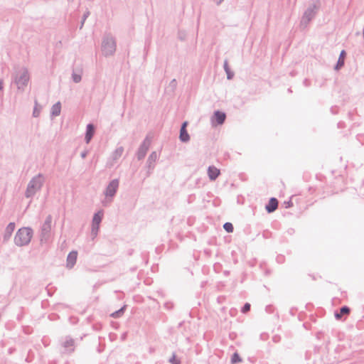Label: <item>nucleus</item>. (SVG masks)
<instances>
[{"label":"nucleus","instance_id":"obj_41","mask_svg":"<svg viewBox=\"0 0 364 364\" xmlns=\"http://www.w3.org/2000/svg\"><path fill=\"white\" fill-rule=\"evenodd\" d=\"M87 154H88V151H86V150H85V151H82V152L81 153L80 156H81L82 159H85V158L87 156Z\"/></svg>","mask_w":364,"mask_h":364},{"label":"nucleus","instance_id":"obj_6","mask_svg":"<svg viewBox=\"0 0 364 364\" xmlns=\"http://www.w3.org/2000/svg\"><path fill=\"white\" fill-rule=\"evenodd\" d=\"M119 179L115 178V179L112 180L109 183V184L107 186V187L104 191V194L105 195V196L111 197V198L114 197L117 192V190L119 188Z\"/></svg>","mask_w":364,"mask_h":364},{"label":"nucleus","instance_id":"obj_2","mask_svg":"<svg viewBox=\"0 0 364 364\" xmlns=\"http://www.w3.org/2000/svg\"><path fill=\"white\" fill-rule=\"evenodd\" d=\"M45 182L44 176L38 173L33 177L27 185L25 196L27 198H33L37 191H40Z\"/></svg>","mask_w":364,"mask_h":364},{"label":"nucleus","instance_id":"obj_47","mask_svg":"<svg viewBox=\"0 0 364 364\" xmlns=\"http://www.w3.org/2000/svg\"><path fill=\"white\" fill-rule=\"evenodd\" d=\"M127 334L126 333H123L121 336L122 340H124L126 338Z\"/></svg>","mask_w":364,"mask_h":364},{"label":"nucleus","instance_id":"obj_42","mask_svg":"<svg viewBox=\"0 0 364 364\" xmlns=\"http://www.w3.org/2000/svg\"><path fill=\"white\" fill-rule=\"evenodd\" d=\"M4 89V80L0 79V92H2Z\"/></svg>","mask_w":364,"mask_h":364},{"label":"nucleus","instance_id":"obj_25","mask_svg":"<svg viewBox=\"0 0 364 364\" xmlns=\"http://www.w3.org/2000/svg\"><path fill=\"white\" fill-rule=\"evenodd\" d=\"M241 361H242V358H241L240 355L237 352L234 353L232 355V357H231L232 364H236Z\"/></svg>","mask_w":364,"mask_h":364},{"label":"nucleus","instance_id":"obj_21","mask_svg":"<svg viewBox=\"0 0 364 364\" xmlns=\"http://www.w3.org/2000/svg\"><path fill=\"white\" fill-rule=\"evenodd\" d=\"M179 139L183 143H186V142L189 141L190 135L188 133L187 129H180Z\"/></svg>","mask_w":364,"mask_h":364},{"label":"nucleus","instance_id":"obj_32","mask_svg":"<svg viewBox=\"0 0 364 364\" xmlns=\"http://www.w3.org/2000/svg\"><path fill=\"white\" fill-rule=\"evenodd\" d=\"M164 306L167 310H171L174 307V304L171 301H166L164 303Z\"/></svg>","mask_w":364,"mask_h":364},{"label":"nucleus","instance_id":"obj_23","mask_svg":"<svg viewBox=\"0 0 364 364\" xmlns=\"http://www.w3.org/2000/svg\"><path fill=\"white\" fill-rule=\"evenodd\" d=\"M224 70L227 75L228 80H231L234 77V73L230 70L228 60H225L224 65H223Z\"/></svg>","mask_w":364,"mask_h":364},{"label":"nucleus","instance_id":"obj_48","mask_svg":"<svg viewBox=\"0 0 364 364\" xmlns=\"http://www.w3.org/2000/svg\"><path fill=\"white\" fill-rule=\"evenodd\" d=\"M343 124V122H340L338 123V127L340 128V127H342Z\"/></svg>","mask_w":364,"mask_h":364},{"label":"nucleus","instance_id":"obj_35","mask_svg":"<svg viewBox=\"0 0 364 364\" xmlns=\"http://www.w3.org/2000/svg\"><path fill=\"white\" fill-rule=\"evenodd\" d=\"M274 307L272 305H267L265 308V311L268 314H272L274 311Z\"/></svg>","mask_w":364,"mask_h":364},{"label":"nucleus","instance_id":"obj_4","mask_svg":"<svg viewBox=\"0 0 364 364\" xmlns=\"http://www.w3.org/2000/svg\"><path fill=\"white\" fill-rule=\"evenodd\" d=\"M117 48L115 38L110 33L104 34L102 41V53L105 57L112 56L114 54Z\"/></svg>","mask_w":364,"mask_h":364},{"label":"nucleus","instance_id":"obj_5","mask_svg":"<svg viewBox=\"0 0 364 364\" xmlns=\"http://www.w3.org/2000/svg\"><path fill=\"white\" fill-rule=\"evenodd\" d=\"M30 80L28 71L23 68L14 75V82L17 85L18 90L23 92Z\"/></svg>","mask_w":364,"mask_h":364},{"label":"nucleus","instance_id":"obj_12","mask_svg":"<svg viewBox=\"0 0 364 364\" xmlns=\"http://www.w3.org/2000/svg\"><path fill=\"white\" fill-rule=\"evenodd\" d=\"M95 132V127L93 124L89 123L86 126V131L85 135V141L87 144H89L92 139Z\"/></svg>","mask_w":364,"mask_h":364},{"label":"nucleus","instance_id":"obj_40","mask_svg":"<svg viewBox=\"0 0 364 364\" xmlns=\"http://www.w3.org/2000/svg\"><path fill=\"white\" fill-rule=\"evenodd\" d=\"M88 15H89V12H87L86 14H84V15L82 16V26L83 25L84 21L87 18Z\"/></svg>","mask_w":364,"mask_h":364},{"label":"nucleus","instance_id":"obj_53","mask_svg":"<svg viewBox=\"0 0 364 364\" xmlns=\"http://www.w3.org/2000/svg\"><path fill=\"white\" fill-rule=\"evenodd\" d=\"M9 353H12V349H11V348H10V349H9Z\"/></svg>","mask_w":364,"mask_h":364},{"label":"nucleus","instance_id":"obj_38","mask_svg":"<svg viewBox=\"0 0 364 364\" xmlns=\"http://www.w3.org/2000/svg\"><path fill=\"white\" fill-rule=\"evenodd\" d=\"M104 349H105V346L104 345L102 346L100 343H99V346L97 349V352L100 353L104 350Z\"/></svg>","mask_w":364,"mask_h":364},{"label":"nucleus","instance_id":"obj_22","mask_svg":"<svg viewBox=\"0 0 364 364\" xmlns=\"http://www.w3.org/2000/svg\"><path fill=\"white\" fill-rule=\"evenodd\" d=\"M127 309V305L122 306L119 310L114 311L110 316L114 318H119L123 316Z\"/></svg>","mask_w":364,"mask_h":364},{"label":"nucleus","instance_id":"obj_46","mask_svg":"<svg viewBox=\"0 0 364 364\" xmlns=\"http://www.w3.org/2000/svg\"><path fill=\"white\" fill-rule=\"evenodd\" d=\"M321 335H323V333H322V332H318V333H317V334H316V337H317V338L320 339V338H321Z\"/></svg>","mask_w":364,"mask_h":364},{"label":"nucleus","instance_id":"obj_44","mask_svg":"<svg viewBox=\"0 0 364 364\" xmlns=\"http://www.w3.org/2000/svg\"><path fill=\"white\" fill-rule=\"evenodd\" d=\"M304 85L305 86H306V87H307V86H309V80L308 79H304Z\"/></svg>","mask_w":364,"mask_h":364},{"label":"nucleus","instance_id":"obj_50","mask_svg":"<svg viewBox=\"0 0 364 364\" xmlns=\"http://www.w3.org/2000/svg\"><path fill=\"white\" fill-rule=\"evenodd\" d=\"M48 294L49 296H51V292H49V291H48Z\"/></svg>","mask_w":364,"mask_h":364},{"label":"nucleus","instance_id":"obj_16","mask_svg":"<svg viewBox=\"0 0 364 364\" xmlns=\"http://www.w3.org/2000/svg\"><path fill=\"white\" fill-rule=\"evenodd\" d=\"M350 312V309L348 306H343L340 308L339 311H335L334 316L336 320H341L343 315H348Z\"/></svg>","mask_w":364,"mask_h":364},{"label":"nucleus","instance_id":"obj_13","mask_svg":"<svg viewBox=\"0 0 364 364\" xmlns=\"http://www.w3.org/2000/svg\"><path fill=\"white\" fill-rule=\"evenodd\" d=\"M15 227H16V225H15V223H14V222H11L8 224V225L6 226V228L5 229L4 234L3 236V242H6L7 241L9 240V239L11 238V237L12 235L14 230H15Z\"/></svg>","mask_w":364,"mask_h":364},{"label":"nucleus","instance_id":"obj_43","mask_svg":"<svg viewBox=\"0 0 364 364\" xmlns=\"http://www.w3.org/2000/svg\"><path fill=\"white\" fill-rule=\"evenodd\" d=\"M360 193L364 196V180H363V185L360 188Z\"/></svg>","mask_w":364,"mask_h":364},{"label":"nucleus","instance_id":"obj_27","mask_svg":"<svg viewBox=\"0 0 364 364\" xmlns=\"http://www.w3.org/2000/svg\"><path fill=\"white\" fill-rule=\"evenodd\" d=\"M72 80L75 83L80 82L82 80L81 74L76 73L75 71H73L72 73Z\"/></svg>","mask_w":364,"mask_h":364},{"label":"nucleus","instance_id":"obj_30","mask_svg":"<svg viewBox=\"0 0 364 364\" xmlns=\"http://www.w3.org/2000/svg\"><path fill=\"white\" fill-rule=\"evenodd\" d=\"M99 229H100V225H92L91 232L94 237H96L97 235Z\"/></svg>","mask_w":364,"mask_h":364},{"label":"nucleus","instance_id":"obj_26","mask_svg":"<svg viewBox=\"0 0 364 364\" xmlns=\"http://www.w3.org/2000/svg\"><path fill=\"white\" fill-rule=\"evenodd\" d=\"M223 228L228 233H231L234 230L233 225L229 222H226L225 223H224Z\"/></svg>","mask_w":364,"mask_h":364},{"label":"nucleus","instance_id":"obj_11","mask_svg":"<svg viewBox=\"0 0 364 364\" xmlns=\"http://www.w3.org/2000/svg\"><path fill=\"white\" fill-rule=\"evenodd\" d=\"M279 201L274 198L272 197L269 198L268 203L265 205V210L268 213L274 212L278 208Z\"/></svg>","mask_w":364,"mask_h":364},{"label":"nucleus","instance_id":"obj_7","mask_svg":"<svg viewBox=\"0 0 364 364\" xmlns=\"http://www.w3.org/2000/svg\"><path fill=\"white\" fill-rule=\"evenodd\" d=\"M151 141L149 138L146 136L144 141L140 144L137 151H136V157L139 161L142 160L147 153L149 148L150 146Z\"/></svg>","mask_w":364,"mask_h":364},{"label":"nucleus","instance_id":"obj_28","mask_svg":"<svg viewBox=\"0 0 364 364\" xmlns=\"http://www.w3.org/2000/svg\"><path fill=\"white\" fill-rule=\"evenodd\" d=\"M168 362L171 364H181V360L176 358L175 353H173L172 356L168 359Z\"/></svg>","mask_w":364,"mask_h":364},{"label":"nucleus","instance_id":"obj_15","mask_svg":"<svg viewBox=\"0 0 364 364\" xmlns=\"http://www.w3.org/2000/svg\"><path fill=\"white\" fill-rule=\"evenodd\" d=\"M346 57V52L345 50H342L340 53L338 61L334 66V70H339L344 66Z\"/></svg>","mask_w":364,"mask_h":364},{"label":"nucleus","instance_id":"obj_31","mask_svg":"<svg viewBox=\"0 0 364 364\" xmlns=\"http://www.w3.org/2000/svg\"><path fill=\"white\" fill-rule=\"evenodd\" d=\"M37 106H38V102L36 100L35 101V107H34V109H33V116L34 117H38L39 116V114H40V109H38Z\"/></svg>","mask_w":364,"mask_h":364},{"label":"nucleus","instance_id":"obj_51","mask_svg":"<svg viewBox=\"0 0 364 364\" xmlns=\"http://www.w3.org/2000/svg\"><path fill=\"white\" fill-rule=\"evenodd\" d=\"M48 294L49 296H51V292H49V291H48Z\"/></svg>","mask_w":364,"mask_h":364},{"label":"nucleus","instance_id":"obj_29","mask_svg":"<svg viewBox=\"0 0 364 364\" xmlns=\"http://www.w3.org/2000/svg\"><path fill=\"white\" fill-rule=\"evenodd\" d=\"M251 305L249 303H245L241 309V312L242 314H247L250 310Z\"/></svg>","mask_w":364,"mask_h":364},{"label":"nucleus","instance_id":"obj_33","mask_svg":"<svg viewBox=\"0 0 364 364\" xmlns=\"http://www.w3.org/2000/svg\"><path fill=\"white\" fill-rule=\"evenodd\" d=\"M52 219H53V218H52L51 215H48L46 217V220H45V221H44V223H43V224H45V225H51Z\"/></svg>","mask_w":364,"mask_h":364},{"label":"nucleus","instance_id":"obj_24","mask_svg":"<svg viewBox=\"0 0 364 364\" xmlns=\"http://www.w3.org/2000/svg\"><path fill=\"white\" fill-rule=\"evenodd\" d=\"M124 148L122 146L117 147L112 154L114 160H117L122 154Z\"/></svg>","mask_w":364,"mask_h":364},{"label":"nucleus","instance_id":"obj_18","mask_svg":"<svg viewBox=\"0 0 364 364\" xmlns=\"http://www.w3.org/2000/svg\"><path fill=\"white\" fill-rule=\"evenodd\" d=\"M103 215H104L103 210H100L97 213H95L92 218V225H100L102 220Z\"/></svg>","mask_w":364,"mask_h":364},{"label":"nucleus","instance_id":"obj_19","mask_svg":"<svg viewBox=\"0 0 364 364\" xmlns=\"http://www.w3.org/2000/svg\"><path fill=\"white\" fill-rule=\"evenodd\" d=\"M74 344L75 341L73 338H67L63 343V346L68 353H72L74 351Z\"/></svg>","mask_w":364,"mask_h":364},{"label":"nucleus","instance_id":"obj_34","mask_svg":"<svg viewBox=\"0 0 364 364\" xmlns=\"http://www.w3.org/2000/svg\"><path fill=\"white\" fill-rule=\"evenodd\" d=\"M102 328V325L100 323H97L92 326V328L96 331H100Z\"/></svg>","mask_w":364,"mask_h":364},{"label":"nucleus","instance_id":"obj_1","mask_svg":"<svg viewBox=\"0 0 364 364\" xmlns=\"http://www.w3.org/2000/svg\"><path fill=\"white\" fill-rule=\"evenodd\" d=\"M321 6L320 0H314L304 11L300 21V26L303 28L308 26L309 23L315 18Z\"/></svg>","mask_w":364,"mask_h":364},{"label":"nucleus","instance_id":"obj_10","mask_svg":"<svg viewBox=\"0 0 364 364\" xmlns=\"http://www.w3.org/2000/svg\"><path fill=\"white\" fill-rule=\"evenodd\" d=\"M51 229L52 226L51 225H45L43 224L41 227V233H40V237L41 242H46L48 241L50 237L51 234Z\"/></svg>","mask_w":364,"mask_h":364},{"label":"nucleus","instance_id":"obj_54","mask_svg":"<svg viewBox=\"0 0 364 364\" xmlns=\"http://www.w3.org/2000/svg\"><path fill=\"white\" fill-rule=\"evenodd\" d=\"M288 92H291V90L290 88L288 89Z\"/></svg>","mask_w":364,"mask_h":364},{"label":"nucleus","instance_id":"obj_39","mask_svg":"<svg viewBox=\"0 0 364 364\" xmlns=\"http://www.w3.org/2000/svg\"><path fill=\"white\" fill-rule=\"evenodd\" d=\"M188 122L185 121L182 123L181 126V128L180 129H187V126H188Z\"/></svg>","mask_w":364,"mask_h":364},{"label":"nucleus","instance_id":"obj_20","mask_svg":"<svg viewBox=\"0 0 364 364\" xmlns=\"http://www.w3.org/2000/svg\"><path fill=\"white\" fill-rule=\"evenodd\" d=\"M61 111V104L60 102H56L54 104L50 110V115L51 117H57L59 116Z\"/></svg>","mask_w":364,"mask_h":364},{"label":"nucleus","instance_id":"obj_17","mask_svg":"<svg viewBox=\"0 0 364 364\" xmlns=\"http://www.w3.org/2000/svg\"><path fill=\"white\" fill-rule=\"evenodd\" d=\"M220 173V170L214 166H210L208 168V175L210 181H215Z\"/></svg>","mask_w":364,"mask_h":364},{"label":"nucleus","instance_id":"obj_9","mask_svg":"<svg viewBox=\"0 0 364 364\" xmlns=\"http://www.w3.org/2000/svg\"><path fill=\"white\" fill-rule=\"evenodd\" d=\"M159 155L156 151H152L146 161V168H148L147 176H149L155 168V163L158 159Z\"/></svg>","mask_w":364,"mask_h":364},{"label":"nucleus","instance_id":"obj_45","mask_svg":"<svg viewBox=\"0 0 364 364\" xmlns=\"http://www.w3.org/2000/svg\"><path fill=\"white\" fill-rule=\"evenodd\" d=\"M331 112H332L333 114H337V112H337V108H334V107H331Z\"/></svg>","mask_w":364,"mask_h":364},{"label":"nucleus","instance_id":"obj_36","mask_svg":"<svg viewBox=\"0 0 364 364\" xmlns=\"http://www.w3.org/2000/svg\"><path fill=\"white\" fill-rule=\"evenodd\" d=\"M176 86H177V82H176V79H173L169 83V87H171L172 88V90H174V89H176Z\"/></svg>","mask_w":364,"mask_h":364},{"label":"nucleus","instance_id":"obj_37","mask_svg":"<svg viewBox=\"0 0 364 364\" xmlns=\"http://www.w3.org/2000/svg\"><path fill=\"white\" fill-rule=\"evenodd\" d=\"M284 204L286 208H291V206H293V203H292L291 200L285 201L284 203Z\"/></svg>","mask_w":364,"mask_h":364},{"label":"nucleus","instance_id":"obj_55","mask_svg":"<svg viewBox=\"0 0 364 364\" xmlns=\"http://www.w3.org/2000/svg\"><path fill=\"white\" fill-rule=\"evenodd\" d=\"M136 269L135 268H132L131 270L133 272Z\"/></svg>","mask_w":364,"mask_h":364},{"label":"nucleus","instance_id":"obj_3","mask_svg":"<svg viewBox=\"0 0 364 364\" xmlns=\"http://www.w3.org/2000/svg\"><path fill=\"white\" fill-rule=\"evenodd\" d=\"M33 235V230L30 227H23L18 230L14 237V243L18 247L28 245Z\"/></svg>","mask_w":364,"mask_h":364},{"label":"nucleus","instance_id":"obj_8","mask_svg":"<svg viewBox=\"0 0 364 364\" xmlns=\"http://www.w3.org/2000/svg\"><path fill=\"white\" fill-rule=\"evenodd\" d=\"M226 119V114L224 112L216 110L211 117V122L213 126L223 124Z\"/></svg>","mask_w":364,"mask_h":364},{"label":"nucleus","instance_id":"obj_52","mask_svg":"<svg viewBox=\"0 0 364 364\" xmlns=\"http://www.w3.org/2000/svg\"><path fill=\"white\" fill-rule=\"evenodd\" d=\"M129 255H132V250H131L129 252Z\"/></svg>","mask_w":364,"mask_h":364},{"label":"nucleus","instance_id":"obj_14","mask_svg":"<svg viewBox=\"0 0 364 364\" xmlns=\"http://www.w3.org/2000/svg\"><path fill=\"white\" fill-rule=\"evenodd\" d=\"M77 257V252L73 250L68 255L66 259V266L68 269H71L74 267L76 263Z\"/></svg>","mask_w":364,"mask_h":364},{"label":"nucleus","instance_id":"obj_49","mask_svg":"<svg viewBox=\"0 0 364 364\" xmlns=\"http://www.w3.org/2000/svg\"><path fill=\"white\" fill-rule=\"evenodd\" d=\"M224 274H225V275H228V274H229V272H228V271H225V272H224Z\"/></svg>","mask_w":364,"mask_h":364}]
</instances>
